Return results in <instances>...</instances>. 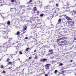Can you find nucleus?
<instances>
[{
    "instance_id": "58836bf2",
    "label": "nucleus",
    "mask_w": 76,
    "mask_h": 76,
    "mask_svg": "<svg viewBox=\"0 0 76 76\" xmlns=\"http://www.w3.org/2000/svg\"><path fill=\"white\" fill-rule=\"evenodd\" d=\"M35 59H36V58H37V56H35L34 58Z\"/></svg>"
},
{
    "instance_id": "2eb2a0df",
    "label": "nucleus",
    "mask_w": 76,
    "mask_h": 76,
    "mask_svg": "<svg viewBox=\"0 0 76 76\" xmlns=\"http://www.w3.org/2000/svg\"><path fill=\"white\" fill-rule=\"evenodd\" d=\"M64 41H62L59 42V43L60 44H62V43H64Z\"/></svg>"
},
{
    "instance_id": "c9c22d12",
    "label": "nucleus",
    "mask_w": 76,
    "mask_h": 76,
    "mask_svg": "<svg viewBox=\"0 0 76 76\" xmlns=\"http://www.w3.org/2000/svg\"><path fill=\"white\" fill-rule=\"evenodd\" d=\"M22 65H20V66H19V67L20 68V67H22Z\"/></svg>"
},
{
    "instance_id": "e2e57ef3",
    "label": "nucleus",
    "mask_w": 76,
    "mask_h": 76,
    "mask_svg": "<svg viewBox=\"0 0 76 76\" xmlns=\"http://www.w3.org/2000/svg\"><path fill=\"white\" fill-rule=\"evenodd\" d=\"M23 70H24V69H23Z\"/></svg>"
},
{
    "instance_id": "4d7b16f0",
    "label": "nucleus",
    "mask_w": 76,
    "mask_h": 76,
    "mask_svg": "<svg viewBox=\"0 0 76 76\" xmlns=\"http://www.w3.org/2000/svg\"><path fill=\"white\" fill-rule=\"evenodd\" d=\"M23 33H24V34H25V32H23Z\"/></svg>"
},
{
    "instance_id": "cd10ccee",
    "label": "nucleus",
    "mask_w": 76,
    "mask_h": 76,
    "mask_svg": "<svg viewBox=\"0 0 76 76\" xmlns=\"http://www.w3.org/2000/svg\"><path fill=\"white\" fill-rule=\"evenodd\" d=\"M52 63H56V61H54V60L52 61Z\"/></svg>"
},
{
    "instance_id": "c756f323",
    "label": "nucleus",
    "mask_w": 76,
    "mask_h": 76,
    "mask_svg": "<svg viewBox=\"0 0 76 76\" xmlns=\"http://www.w3.org/2000/svg\"><path fill=\"white\" fill-rule=\"evenodd\" d=\"M63 64H62V63H61V64H59V66H62V65H63Z\"/></svg>"
},
{
    "instance_id": "09e8293b",
    "label": "nucleus",
    "mask_w": 76,
    "mask_h": 76,
    "mask_svg": "<svg viewBox=\"0 0 76 76\" xmlns=\"http://www.w3.org/2000/svg\"><path fill=\"white\" fill-rule=\"evenodd\" d=\"M70 61H71V62H72V61H73V60H71Z\"/></svg>"
},
{
    "instance_id": "6e6d98bb",
    "label": "nucleus",
    "mask_w": 76,
    "mask_h": 76,
    "mask_svg": "<svg viewBox=\"0 0 76 76\" xmlns=\"http://www.w3.org/2000/svg\"><path fill=\"white\" fill-rule=\"evenodd\" d=\"M18 60H19V61H20V59H19V58H18Z\"/></svg>"
},
{
    "instance_id": "9b49d317",
    "label": "nucleus",
    "mask_w": 76,
    "mask_h": 76,
    "mask_svg": "<svg viewBox=\"0 0 76 76\" xmlns=\"http://www.w3.org/2000/svg\"><path fill=\"white\" fill-rule=\"evenodd\" d=\"M50 64H47L46 65V66H47V67H49V66H50Z\"/></svg>"
},
{
    "instance_id": "8fccbe9b",
    "label": "nucleus",
    "mask_w": 76,
    "mask_h": 76,
    "mask_svg": "<svg viewBox=\"0 0 76 76\" xmlns=\"http://www.w3.org/2000/svg\"><path fill=\"white\" fill-rule=\"evenodd\" d=\"M52 53H53V52L50 53H49V54H52Z\"/></svg>"
},
{
    "instance_id": "ea45409f",
    "label": "nucleus",
    "mask_w": 76,
    "mask_h": 76,
    "mask_svg": "<svg viewBox=\"0 0 76 76\" xmlns=\"http://www.w3.org/2000/svg\"><path fill=\"white\" fill-rule=\"evenodd\" d=\"M37 52V50H35L34 51V53H35V52Z\"/></svg>"
},
{
    "instance_id": "774afa93",
    "label": "nucleus",
    "mask_w": 76,
    "mask_h": 76,
    "mask_svg": "<svg viewBox=\"0 0 76 76\" xmlns=\"http://www.w3.org/2000/svg\"><path fill=\"white\" fill-rule=\"evenodd\" d=\"M1 28H0V29Z\"/></svg>"
},
{
    "instance_id": "5fc2aeb1",
    "label": "nucleus",
    "mask_w": 76,
    "mask_h": 76,
    "mask_svg": "<svg viewBox=\"0 0 76 76\" xmlns=\"http://www.w3.org/2000/svg\"><path fill=\"white\" fill-rule=\"evenodd\" d=\"M36 41H37V40H36L34 41V42H36Z\"/></svg>"
},
{
    "instance_id": "0e129e2a",
    "label": "nucleus",
    "mask_w": 76,
    "mask_h": 76,
    "mask_svg": "<svg viewBox=\"0 0 76 76\" xmlns=\"http://www.w3.org/2000/svg\"><path fill=\"white\" fill-rule=\"evenodd\" d=\"M60 74H61V73H60Z\"/></svg>"
},
{
    "instance_id": "13d9d810",
    "label": "nucleus",
    "mask_w": 76,
    "mask_h": 76,
    "mask_svg": "<svg viewBox=\"0 0 76 76\" xmlns=\"http://www.w3.org/2000/svg\"><path fill=\"white\" fill-rule=\"evenodd\" d=\"M14 9V8H11V9Z\"/></svg>"
},
{
    "instance_id": "f704fd0d",
    "label": "nucleus",
    "mask_w": 76,
    "mask_h": 76,
    "mask_svg": "<svg viewBox=\"0 0 76 76\" xmlns=\"http://www.w3.org/2000/svg\"><path fill=\"white\" fill-rule=\"evenodd\" d=\"M32 2V1L31 0H30L29 1V2L30 3H31V2Z\"/></svg>"
},
{
    "instance_id": "473e14b6",
    "label": "nucleus",
    "mask_w": 76,
    "mask_h": 76,
    "mask_svg": "<svg viewBox=\"0 0 76 76\" xmlns=\"http://www.w3.org/2000/svg\"><path fill=\"white\" fill-rule=\"evenodd\" d=\"M50 58L51 59H53V58H54V57H50Z\"/></svg>"
},
{
    "instance_id": "c03bdc74",
    "label": "nucleus",
    "mask_w": 76,
    "mask_h": 76,
    "mask_svg": "<svg viewBox=\"0 0 76 76\" xmlns=\"http://www.w3.org/2000/svg\"><path fill=\"white\" fill-rule=\"evenodd\" d=\"M1 17H2V18H3V19H4V17H3V16H2V15H1Z\"/></svg>"
},
{
    "instance_id": "052dcab7",
    "label": "nucleus",
    "mask_w": 76,
    "mask_h": 76,
    "mask_svg": "<svg viewBox=\"0 0 76 76\" xmlns=\"http://www.w3.org/2000/svg\"><path fill=\"white\" fill-rule=\"evenodd\" d=\"M75 6H76V4L75 5Z\"/></svg>"
},
{
    "instance_id": "79ce46f5",
    "label": "nucleus",
    "mask_w": 76,
    "mask_h": 76,
    "mask_svg": "<svg viewBox=\"0 0 76 76\" xmlns=\"http://www.w3.org/2000/svg\"><path fill=\"white\" fill-rule=\"evenodd\" d=\"M51 25L52 26H53L52 27V28H53V27L54 26H53V24H51Z\"/></svg>"
},
{
    "instance_id": "a211bd4d",
    "label": "nucleus",
    "mask_w": 76,
    "mask_h": 76,
    "mask_svg": "<svg viewBox=\"0 0 76 76\" xmlns=\"http://www.w3.org/2000/svg\"><path fill=\"white\" fill-rule=\"evenodd\" d=\"M11 1H12V3L13 2H16V1H15L14 0H11Z\"/></svg>"
},
{
    "instance_id": "412c9836",
    "label": "nucleus",
    "mask_w": 76,
    "mask_h": 76,
    "mask_svg": "<svg viewBox=\"0 0 76 76\" xmlns=\"http://www.w3.org/2000/svg\"><path fill=\"white\" fill-rule=\"evenodd\" d=\"M43 59V61H47V59L46 58H44Z\"/></svg>"
},
{
    "instance_id": "e433bc0d",
    "label": "nucleus",
    "mask_w": 76,
    "mask_h": 76,
    "mask_svg": "<svg viewBox=\"0 0 76 76\" xmlns=\"http://www.w3.org/2000/svg\"><path fill=\"white\" fill-rule=\"evenodd\" d=\"M28 37H26L25 38V39H28Z\"/></svg>"
},
{
    "instance_id": "9d476101",
    "label": "nucleus",
    "mask_w": 76,
    "mask_h": 76,
    "mask_svg": "<svg viewBox=\"0 0 76 76\" xmlns=\"http://www.w3.org/2000/svg\"><path fill=\"white\" fill-rule=\"evenodd\" d=\"M44 16V14H41L39 16L40 17V18H42V16Z\"/></svg>"
},
{
    "instance_id": "bb28decb",
    "label": "nucleus",
    "mask_w": 76,
    "mask_h": 76,
    "mask_svg": "<svg viewBox=\"0 0 76 76\" xmlns=\"http://www.w3.org/2000/svg\"><path fill=\"white\" fill-rule=\"evenodd\" d=\"M53 51V50H49V52H52Z\"/></svg>"
},
{
    "instance_id": "c85d7f7f",
    "label": "nucleus",
    "mask_w": 76,
    "mask_h": 76,
    "mask_svg": "<svg viewBox=\"0 0 76 76\" xmlns=\"http://www.w3.org/2000/svg\"><path fill=\"white\" fill-rule=\"evenodd\" d=\"M50 0V3H51V2H52L53 1V0Z\"/></svg>"
},
{
    "instance_id": "393cba45",
    "label": "nucleus",
    "mask_w": 76,
    "mask_h": 76,
    "mask_svg": "<svg viewBox=\"0 0 76 76\" xmlns=\"http://www.w3.org/2000/svg\"><path fill=\"white\" fill-rule=\"evenodd\" d=\"M66 18L67 19V20H69V17H66Z\"/></svg>"
},
{
    "instance_id": "6e6552de",
    "label": "nucleus",
    "mask_w": 76,
    "mask_h": 76,
    "mask_svg": "<svg viewBox=\"0 0 76 76\" xmlns=\"http://www.w3.org/2000/svg\"><path fill=\"white\" fill-rule=\"evenodd\" d=\"M7 24L8 25H10V21H8L7 22Z\"/></svg>"
},
{
    "instance_id": "f8f14e48",
    "label": "nucleus",
    "mask_w": 76,
    "mask_h": 76,
    "mask_svg": "<svg viewBox=\"0 0 76 76\" xmlns=\"http://www.w3.org/2000/svg\"><path fill=\"white\" fill-rule=\"evenodd\" d=\"M66 8H67V6L65 5L64 6V7H63V8L64 9H66Z\"/></svg>"
},
{
    "instance_id": "3c124183",
    "label": "nucleus",
    "mask_w": 76,
    "mask_h": 76,
    "mask_svg": "<svg viewBox=\"0 0 76 76\" xmlns=\"http://www.w3.org/2000/svg\"><path fill=\"white\" fill-rule=\"evenodd\" d=\"M37 13H39V12L38 11L37 12Z\"/></svg>"
},
{
    "instance_id": "aec40b11",
    "label": "nucleus",
    "mask_w": 76,
    "mask_h": 76,
    "mask_svg": "<svg viewBox=\"0 0 76 76\" xmlns=\"http://www.w3.org/2000/svg\"><path fill=\"white\" fill-rule=\"evenodd\" d=\"M19 54H23V53H22V51H20Z\"/></svg>"
},
{
    "instance_id": "f03ea898",
    "label": "nucleus",
    "mask_w": 76,
    "mask_h": 76,
    "mask_svg": "<svg viewBox=\"0 0 76 76\" xmlns=\"http://www.w3.org/2000/svg\"><path fill=\"white\" fill-rule=\"evenodd\" d=\"M7 31V28H5L4 30L2 31V34H5L6 33Z\"/></svg>"
},
{
    "instance_id": "864d4df0",
    "label": "nucleus",
    "mask_w": 76,
    "mask_h": 76,
    "mask_svg": "<svg viewBox=\"0 0 76 76\" xmlns=\"http://www.w3.org/2000/svg\"><path fill=\"white\" fill-rule=\"evenodd\" d=\"M9 69H11V67H9L8 68Z\"/></svg>"
},
{
    "instance_id": "72a5a7b5",
    "label": "nucleus",
    "mask_w": 76,
    "mask_h": 76,
    "mask_svg": "<svg viewBox=\"0 0 76 76\" xmlns=\"http://www.w3.org/2000/svg\"><path fill=\"white\" fill-rule=\"evenodd\" d=\"M40 61H43V59H41L40 60Z\"/></svg>"
},
{
    "instance_id": "20e7f679",
    "label": "nucleus",
    "mask_w": 76,
    "mask_h": 76,
    "mask_svg": "<svg viewBox=\"0 0 76 76\" xmlns=\"http://www.w3.org/2000/svg\"><path fill=\"white\" fill-rule=\"evenodd\" d=\"M36 28V25H35V24L32 25V29H34V28Z\"/></svg>"
},
{
    "instance_id": "5701e85b",
    "label": "nucleus",
    "mask_w": 76,
    "mask_h": 76,
    "mask_svg": "<svg viewBox=\"0 0 76 76\" xmlns=\"http://www.w3.org/2000/svg\"><path fill=\"white\" fill-rule=\"evenodd\" d=\"M32 58V56H30L29 57L28 59H29V60H31V59Z\"/></svg>"
},
{
    "instance_id": "7c9ffc66",
    "label": "nucleus",
    "mask_w": 76,
    "mask_h": 76,
    "mask_svg": "<svg viewBox=\"0 0 76 76\" xmlns=\"http://www.w3.org/2000/svg\"><path fill=\"white\" fill-rule=\"evenodd\" d=\"M64 71H62V72H61V73H62V74H64Z\"/></svg>"
},
{
    "instance_id": "680f3d73",
    "label": "nucleus",
    "mask_w": 76,
    "mask_h": 76,
    "mask_svg": "<svg viewBox=\"0 0 76 76\" xmlns=\"http://www.w3.org/2000/svg\"><path fill=\"white\" fill-rule=\"evenodd\" d=\"M16 42L17 43H18V42Z\"/></svg>"
},
{
    "instance_id": "49530a36",
    "label": "nucleus",
    "mask_w": 76,
    "mask_h": 76,
    "mask_svg": "<svg viewBox=\"0 0 76 76\" xmlns=\"http://www.w3.org/2000/svg\"><path fill=\"white\" fill-rule=\"evenodd\" d=\"M45 76H48V75H47V74H45Z\"/></svg>"
},
{
    "instance_id": "1a4fd4ad",
    "label": "nucleus",
    "mask_w": 76,
    "mask_h": 76,
    "mask_svg": "<svg viewBox=\"0 0 76 76\" xmlns=\"http://www.w3.org/2000/svg\"><path fill=\"white\" fill-rule=\"evenodd\" d=\"M61 19L60 18L58 19V22H59V23H61Z\"/></svg>"
},
{
    "instance_id": "423d86ee",
    "label": "nucleus",
    "mask_w": 76,
    "mask_h": 76,
    "mask_svg": "<svg viewBox=\"0 0 76 76\" xmlns=\"http://www.w3.org/2000/svg\"><path fill=\"white\" fill-rule=\"evenodd\" d=\"M49 7H50V5H48V6L45 7V9H48Z\"/></svg>"
},
{
    "instance_id": "37998d69",
    "label": "nucleus",
    "mask_w": 76,
    "mask_h": 76,
    "mask_svg": "<svg viewBox=\"0 0 76 76\" xmlns=\"http://www.w3.org/2000/svg\"><path fill=\"white\" fill-rule=\"evenodd\" d=\"M74 40L75 41H76V39L75 38H74Z\"/></svg>"
},
{
    "instance_id": "f3484780",
    "label": "nucleus",
    "mask_w": 76,
    "mask_h": 76,
    "mask_svg": "<svg viewBox=\"0 0 76 76\" xmlns=\"http://www.w3.org/2000/svg\"><path fill=\"white\" fill-rule=\"evenodd\" d=\"M3 67H4V66L3 65H2L1 66V69L3 68Z\"/></svg>"
},
{
    "instance_id": "de8ad7c7",
    "label": "nucleus",
    "mask_w": 76,
    "mask_h": 76,
    "mask_svg": "<svg viewBox=\"0 0 76 76\" xmlns=\"http://www.w3.org/2000/svg\"><path fill=\"white\" fill-rule=\"evenodd\" d=\"M64 17H66V15H64Z\"/></svg>"
},
{
    "instance_id": "ddd939ff",
    "label": "nucleus",
    "mask_w": 76,
    "mask_h": 76,
    "mask_svg": "<svg viewBox=\"0 0 76 76\" xmlns=\"http://www.w3.org/2000/svg\"><path fill=\"white\" fill-rule=\"evenodd\" d=\"M20 34V32L19 31H17V32L16 35H18L19 34Z\"/></svg>"
},
{
    "instance_id": "a878e982",
    "label": "nucleus",
    "mask_w": 76,
    "mask_h": 76,
    "mask_svg": "<svg viewBox=\"0 0 76 76\" xmlns=\"http://www.w3.org/2000/svg\"><path fill=\"white\" fill-rule=\"evenodd\" d=\"M34 10H37V8H36V7H34Z\"/></svg>"
},
{
    "instance_id": "7ed1b4c3",
    "label": "nucleus",
    "mask_w": 76,
    "mask_h": 76,
    "mask_svg": "<svg viewBox=\"0 0 76 76\" xmlns=\"http://www.w3.org/2000/svg\"><path fill=\"white\" fill-rule=\"evenodd\" d=\"M72 15L74 16V15H75V14H76V11L74 10L72 12Z\"/></svg>"
},
{
    "instance_id": "4c0bfd02",
    "label": "nucleus",
    "mask_w": 76,
    "mask_h": 76,
    "mask_svg": "<svg viewBox=\"0 0 76 76\" xmlns=\"http://www.w3.org/2000/svg\"><path fill=\"white\" fill-rule=\"evenodd\" d=\"M62 36H60L58 37V38H61V37H62Z\"/></svg>"
},
{
    "instance_id": "2f4dec72",
    "label": "nucleus",
    "mask_w": 76,
    "mask_h": 76,
    "mask_svg": "<svg viewBox=\"0 0 76 76\" xmlns=\"http://www.w3.org/2000/svg\"><path fill=\"white\" fill-rule=\"evenodd\" d=\"M56 6L58 7V4H56Z\"/></svg>"
},
{
    "instance_id": "4be33fe9",
    "label": "nucleus",
    "mask_w": 76,
    "mask_h": 76,
    "mask_svg": "<svg viewBox=\"0 0 76 76\" xmlns=\"http://www.w3.org/2000/svg\"><path fill=\"white\" fill-rule=\"evenodd\" d=\"M8 64H12V62H8Z\"/></svg>"
},
{
    "instance_id": "b1692460",
    "label": "nucleus",
    "mask_w": 76,
    "mask_h": 76,
    "mask_svg": "<svg viewBox=\"0 0 76 76\" xmlns=\"http://www.w3.org/2000/svg\"><path fill=\"white\" fill-rule=\"evenodd\" d=\"M9 61H10V59H7V61L9 62Z\"/></svg>"
},
{
    "instance_id": "0eeeda50",
    "label": "nucleus",
    "mask_w": 76,
    "mask_h": 76,
    "mask_svg": "<svg viewBox=\"0 0 76 76\" xmlns=\"http://www.w3.org/2000/svg\"><path fill=\"white\" fill-rule=\"evenodd\" d=\"M24 27V28H23V30L24 31H25L26 29H27V27L26 26H23Z\"/></svg>"
},
{
    "instance_id": "39448f33",
    "label": "nucleus",
    "mask_w": 76,
    "mask_h": 76,
    "mask_svg": "<svg viewBox=\"0 0 76 76\" xmlns=\"http://www.w3.org/2000/svg\"><path fill=\"white\" fill-rule=\"evenodd\" d=\"M63 39V40L64 39V37H62L59 39H57V42H59V40H60V39Z\"/></svg>"
},
{
    "instance_id": "f257e3e1",
    "label": "nucleus",
    "mask_w": 76,
    "mask_h": 76,
    "mask_svg": "<svg viewBox=\"0 0 76 76\" xmlns=\"http://www.w3.org/2000/svg\"><path fill=\"white\" fill-rule=\"evenodd\" d=\"M12 39V38L10 39V41H8L7 42L5 43V45H6V46H4V45H1L0 46L1 47H3V48H8V47H10L12 45H14V44H15V43H12V42L10 43V41H11Z\"/></svg>"
},
{
    "instance_id": "603ef678",
    "label": "nucleus",
    "mask_w": 76,
    "mask_h": 76,
    "mask_svg": "<svg viewBox=\"0 0 76 76\" xmlns=\"http://www.w3.org/2000/svg\"><path fill=\"white\" fill-rule=\"evenodd\" d=\"M15 53H18V51H16L15 52Z\"/></svg>"
},
{
    "instance_id": "69168bd1",
    "label": "nucleus",
    "mask_w": 76,
    "mask_h": 76,
    "mask_svg": "<svg viewBox=\"0 0 76 76\" xmlns=\"http://www.w3.org/2000/svg\"><path fill=\"white\" fill-rule=\"evenodd\" d=\"M75 75H76V74H75Z\"/></svg>"
},
{
    "instance_id": "a18cd8bd",
    "label": "nucleus",
    "mask_w": 76,
    "mask_h": 76,
    "mask_svg": "<svg viewBox=\"0 0 76 76\" xmlns=\"http://www.w3.org/2000/svg\"><path fill=\"white\" fill-rule=\"evenodd\" d=\"M41 33H42V34H43V33H44V32H43V31H41Z\"/></svg>"
},
{
    "instance_id": "4468645a",
    "label": "nucleus",
    "mask_w": 76,
    "mask_h": 76,
    "mask_svg": "<svg viewBox=\"0 0 76 76\" xmlns=\"http://www.w3.org/2000/svg\"><path fill=\"white\" fill-rule=\"evenodd\" d=\"M29 48H28L26 49V51H28V50H29Z\"/></svg>"
},
{
    "instance_id": "a19ab883",
    "label": "nucleus",
    "mask_w": 76,
    "mask_h": 76,
    "mask_svg": "<svg viewBox=\"0 0 76 76\" xmlns=\"http://www.w3.org/2000/svg\"><path fill=\"white\" fill-rule=\"evenodd\" d=\"M3 73H5V71H3Z\"/></svg>"
},
{
    "instance_id": "bf43d9fd",
    "label": "nucleus",
    "mask_w": 76,
    "mask_h": 76,
    "mask_svg": "<svg viewBox=\"0 0 76 76\" xmlns=\"http://www.w3.org/2000/svg\"><path fill=\"white\" fill-rule=\"evenodd\" d=\"M59 46H61L59 44Z\"/></svg>"
},
{
    "instance_id": "6ab92c4d",
    "label": "nucleus",
    "mask_w": 76,
    "mask_h": 76,
    "mask_svg": "<svg viewBox=\"0 0 76 76\" xmlns=\"http://www.w3.org/2000/svg\"><path fill=\"white\" fill-rule=\"evenodd\" d=\"M9 38V37H8V36H7V37L5 36V37H4V38H5V39H6V38Z\"/></svg>"
},
{
    "instance_id": "dca6fc26",
    "label": "nucleus",
    "mask_w": 76,
    "mask_h": 76,
    "mask_svg": "<svg viewBox=\"0 0 76 76\" xmlns=\"http://www.w3.org/2000/svg\"><path fill=\"white\" fill-rule=\"evenodd\" d=\"M58 72V71H57V70H55V71H54V73H55V74H56V73H57Z\"/></svg>"
},
{
    "instance_id": "338daca9",
    "label": "nucleus",
    "mask_w": 76,
    "mask_h": 76,
    "mask_svg": "<svg viewBox=\"0 0 76 76\" xmlns=\"http://www.w3.org/2000/svg\"><path fill=\"white\" fill-rule=\"evenodd\" d=\"M0 1H1V0H0Z\"/></svg>"
}]
</instances>
